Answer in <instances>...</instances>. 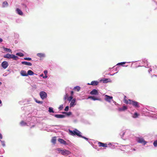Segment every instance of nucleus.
Masks as SVG:
<instances>
[{
	"label": "nucleus",
	"mask_w": 157,
	"mask_h": 157,
	"mask_svg": "<svg viewBox=\"0 0 157 157\" xmlns=\"http://www.w3.org/2000/svg\"><path fill=\"white\" fill-rule=\"evenodd\" d=\"M88 98H90L92 99L93 100L95 101V100H99V101H101V99L100 98H98L97 97H95L94 96H89L88 97Z\"/></svg>",
	"instance_id": "obj_10"
},
{
	"label": "nucleus",
	"mask_w": 157,
	"mask_h": 157,
	"mask_svg": "<svg viewBox=\"0 0 157 157\" xmlns=\"http://www.w3.org/2000/svg\"><path fill=\"white\" fill-rule=\"evenodd\" d=\"M0 141H1V143H2V146L3 147L5 146V142L4 141H1V140Z\"/></svg>",
	"instance_id": "obj_38"
},
{
	"label": "nucleus",
	"mask_w": 157,
	"mask_h": 157,
	"mask_svg": "<svg viewBox=\"0 0 157 157\" xmlns=\"http://www.w3.org/2000/svg\"><path fill=\"white\" fill-rule=\"evenodd\" d=\"M43 75H43V74H41L40 75V77H43L44 76H43Z\"/></svg>",
	"instance_id": "obj_49"
},
{
	"label": "nucleus",
	"mask_w": 157,
	"mask_h": 157,
	"mask_svg": "<svg viewBox=\"0 0 157 157\" xmlns=\"http://www.w3.org/2000/svg\"><path fill=\"white\" fill-rule=\"evenodd\" d=\"M8 66V64L6 61H3L2 63V66L4 69L6 68Z\"/></svg>",
	"instance_id": "obj_7"
},
{
	"label": "nucleus",
	"mask_w": 157,
	"mask_h": 157,
	"mask_svg": "<svg viewBox=\"0 0 157 157\" xmlns=\"http://www.w3.org/2000/svg\"><path fill=\"white\" fill-rule=\"evenodd\" d=\"M61 153L64 155H67L71 153V152L69 151L66 150H60Z\"/></svg>",
	"instance_id": "obj_3"
},
{
	"label": "nucleus",
	"mask_w": 157,
	"mask_h": 157,
	"mask_svg": "<svg viewBox=\"0 0 157 157\" xmlns=\"http://www.w3.org/2000/svg\"><path fill=\"white\" fill-rule=\"evenodd\" d=\"M108 79L107 78H104V79H103V81L104 83H106Z\"/></svg>",
	"instance_id": "obj_40"
},
{
	"label": "nucleus",
	"mask_w": 157,
	"mask_h": 157,
	"mask_svg": "<svg viewBox=\"0 0 157 157\" xmlns=\"http://www.w3.org/2000/svg\"><path fill=\"white\" fill-rule=\"evenodd\" d=\"M69 109V107L68 106H67L65 109H64V110L65 111H67Z\"/></svg>",
	"instance_id": "obj_42"
},
{
	"label": "nucleus",
	"mask_w": 157,
	"mask_h": 157,
	"mask_svg": "<svg viewBox=\"0 0 157 157\" xmlns=\"http://www.w3.org/2000/svg\"><path fill=\"white\" fill-rule=\"evenodd\" d=\"M3 41L2 39L0 38V42H2Z\"/></svg>",
	"instance_id": "obj_48"
},
{
	"label": "nucleus",
	"mask_w": 157,
	"mask_h": 157,
	"mask_svg": "<svg viewBox=\"0 0 157 157\" xmlns=\"http://www.w3.org/2000/svg\"><path fill=\"white\" fill-rule=\"evenodd\" d=\"M73 93H74L73 91H71V96H72V95H73Z\"/></svg>",
	"instance_id": "obj_47"
},
{
	"label": "nucleus",
	"mask_w": 157,
	"mask_h": 157,
	"mask_svg": "<svg viewBox=\"0 0 157 157\" xmlns=\"http://www.w3.org/2000/svg\"><path fill=\"white\" fill-rule=\"evenodd\" d=\"M4 58H7L8 59H13L14 60H17L18 58L17 56H15L13 55H11L9 54L5 55L3 56Z\"/></svg>",
	"instance_id": "obj_1"
},
{
	"label": "nucleus",
	"mask_w": 157,
	"mask_h": 157,
	"mask_svg": "<svg viewBox=\"0 0 157 157\" xmlns=\"http://www.w3.org/2000/svg\"><path fill=\"white\" fill-rule=\"evenodd\" d=\"M137 142L139 143L143 144L144 145H145L147 143V142L145 141L144 139L142 138H139Z\"/></svg>",
	"instance_id": "obj_6"
},
{
	"label": "nucleus",
	"mask_w": 157,
	"mask_h": 157,
	"mask_svg": "<svg viewBox=\"0 0 157 157\" xmlns=\"http://www.w3.org/2000/svg\"><path fill=\"white\" fill-rule=\"evenodd\" d=\"M58 141L61 144H63L64 145H66L67 144L66 142L62 139L59 138L58 139Z\"/></svg>",
	"instance_id": "obj_11"
},
{
	"label": "nucleus",
	"mask_w": 157,
	"mask_h": 157,
	"mask_svg": "<svg viewBox=\"0 0 157 157\" xmlns=\"http://www.w3.org/2000/svg\"><path fill=\"white\" fill-rule=\"evenodd\" d=\"M98 145L99 147H107V144L102 143L100 142H98Z\"/></svg>",
	"instance_id": "obj_8"
},
{
	"label": "nucleus",
	"mask_w": 157,
	"mask_h": 157,
	"mask_svg": "<svg viewBox=\"0 0 157 157\" xmlns=\"http://www.w3.org/2000/svg\"><path fill=\"white\" fill-rule=\"evenodd\" d=\"M127 107L126 106H123L122 108H120L118 109V110L119 111H124L126 110Z\"/></svg>",
	"instance_id": "obj_15"
},
{
	"label": "nucleus",
	"mask_w": 157,
	"mask_h": 157,
	"mask_svg": "<svg viewBox=\"0 0 157 157\" xmlns=\"http://www.w3.org/2000/svg\"><path fill=\"white\" fill-rule=\"evenodd\" d=\"M56 137H53L51 140L52 142L54 144H55L56 143Z\"/></svg>",
	"instance_id": "obj_22"
},
{
	"label": "nucleus",
	"mask_w": 157,
	"mask_h": 157,
	"mask_svg": "<svg viewBox=\"0 0 157 157\" xmlns=\"http://www.w3.org/2000/svg\"><path fill=\"white\" fill-rule=\"evenodd\" d=\"M90 94L91 95H98V91L96 89L93 90L90 93Z\"/></svg>",
	"instance_id": "obj_9"
},
{
	"label": "nucleus",
	"mask_w": 157,
	"mask_h": 157,
	"mask_svg": "<svg viewBox=\"0 0 157 157\" xmlns=\"http://www.w3.org/2000/svg\"><path fill=\"white\" fill-rule=\"evenodd\" d=\"M73 97L72 96H71L69 97H68L67 98V100H68L69 101H70L72 100Z\"/></svg>",
	"instance_id": "obj_32"
},
{
	"label": "nucleus",
	"mask_w": 157,
	"mask_h": 157,
	"mask_svg": "<svg viewBox=\"0 0 157 157\" xmlns=\"http://www.w3.org/2000/svg\"><path fill=\"white\" fill-rule=\"evenodd\" d=\"M21 63L22 64L29 66H31L32 65V63L30 62H26V61H23L21 62Z\"/></svg>",
	"instance_id": "obj_12"
},
{
	"label": "nucleus",
	"mask_w": 157,
	"mask_h": 157,
	"mask_svg": "<svg viewBox=\"0 0 157 157\" xmlns=\"http://www.w3.org/2000/svg\"><path fill=\"white\" fill-rule=\"evenodd\" d=\"M73 89L77 91H79L80 90V87L79 86H76L74 87Z\"/></svg>",
	"instance_id": "obj_24"
},
{
	"label": "nucleus",
	"mask_w": 157,
	"mask_h": 157,
	"mask_svg": "<svg viewBox=\"0 0 157 157\" xmlns=\"http://www.w3.org/2000/svg\"><path fill=\"white\" fill-rule=\"evenodd\" d=\"M105 97H106L105 98V100L109 102H110L111 101V100L113 99V97L112 96H110L107 95H105Z\"/></svg>",
	"instance_id": "obj_5"
},
{
	"label": "nucleus",
	"mask_w": 157,
	"mask_h": 157,
	"mask_svg": "<svg viewBox=\"0 0 157 157\" xmlns=\"http://www.w3.org/2000/svg\"><path fill=\"white\" fill-rule=\"evenodd\" d=\"M63 105H60L59 108V109L60 110L63 109Z\"/></svg>",
	"instance_id": "obj_37"
},
{
	"label": "nucleus",
	"mask_w": 157,
	"mask_h": 157,
	"mask_svg": "<svg viewBox=\"0 0 157 157\" xmlns=\"http://www.w3.org/2000/svg\"><path fill=\"white\" fill-rule=\"evenodd\" d=\"M153 76H155V78H156V79H157V77H156V75H153L152 77H153Z\"/></svg>",
	"instance_id": "obj_51"
},
{
	"label": "nucleus",
	"mask_w": 157,
	"mask_h": 157,
	"mask_svg": "<svg viewBox=\"0 0 157 157\" xmlns=\"http://www.w3.org/2000/svg\"><path fill=\"white\" fill-rule=\"evenodd\" d=\"M48 111L50 113H54V111L53 109V108L51 107H49V108Z\"/></svg>",
	"instance_id": "obj_30"
},
{
	"label": "nucleus",
	"mask_w": 157,
	"mask_h": 157,
	"mask_svg": "<svg viewBox=\"0 0 157 157\" xmlns=\"http://www.w3.org/2000/svg\"><path fill=\"white\" fill-rule=\"evenodd\" d=\"M4 49L5 51H7V52H11V50L9 48H4Z\"/></svg>",
	"instance_id": "obj_28"
},
{
	"label": "nucleus",
	"mask_w": 157,
	"mask_h": 157,
	"mask_svg": "<svg viewBox=\"0 0 157 157\" xmlns=\"http://www.w3.org/2000/svg\"><path fill=\"white\" fill-rule=\"evenodd\" d=\"M153 145L155 147L157 146V140L154 141L153 143Z\"/></svg>",
	"instance_id": "obj_35"
},
{
	"label": "nucleus",
	"mask_w": 157,
	"mask_h": 157,
	"mask_svg": "<svg viewBox=\"0 0 157 157\" xmlns=\"http://www.w3.org/2000/svg\"><path fill=\"white\" fill-rule=\"evenodd\" d=\"M0 141H1V140H0Z\"/></svg>",
	"instance_id": "obj_55"
},
{
	"label": "nucleus",
	"mask_w": 157,
	"mask_h": 157,
	"mask_svg": "<svg viewBox=\"0 0 157 157\" xmlns=\"http://www.w3.org/2000/svg\"><path fill=\"white\" fill-rule=\"evenodd\" d=\"M98 82L97 81H92L90 84L88 83V85H91L93 86H96L98 85Z\"/></svg>",
	"instance_id": "obj_14"
},
{
	"label": "nucleus",
	"mask_w": 157,
	"mask_h": 157,
	"mask_svg": "<svg viewBox=\"0 0 157 157\" xmlns=\"http://www.w3.org/2000/svg\"><path fill=\"white\" fill-rule=\"evenodd\" d=\"M20 124L21 126H25L27 125V123L25 122L24 121H21L20 123Z\"/></svg>",
	"instance_id": "obj_26"
},
{
	"label": "nucleus",
	"mask_w": 157,
	"mask_h": 157,
	"mask_svg": "<svg viewBox=\"0 0 157 157\" xmlns=\"http://www.w3.org/2000/svg\"><path fill=\"white\" fill-rule=\"evenodd\" d=\"M69 131L71 135L73 136L76 135L75 133H76V131L75 130V129L73 131H72L70 129H69Z\"/></svg>",
	"instance_id": "obj_17"
},
{
	"label": "nucleus",
	"mask_w": 157,
	"mask_h": 157,
	"mask_svg": "<svg viewBox=\"0 0 157 157\" xmlns=\"http://www.w3.org/2000/svg\"><path fill=\"white\" fill-rule=\"evenodd\" d=\"M138 114L137 113H135L134 114V117H133L134 118H136L138 116Z\"/></svg>",
	"instance_id": "obj_41"
},
{
	"label": "nucleus",
	"mask_w": 157,
	"mask_h": 157,
	"mask_svg": "<svg viewBox=\"0 0 157 157\" xmlns=\"http://www.w3.org/2000/svg\"><path fill=\"white\" fill-rule=\"evenodd\" d=\"M61 150L60 149V148H57V150L58 151H60V150Z\"/></svg>",
	"instance_id": "obj_50"
},
{
	"label": "nucleus",
	"mask_w": 157,
	"mask_h": 157,
	"mask_svg": "<svg viewBox=\"0 0 157 157\" xmlns=\"http://www.w3.org/2000/svg\"><path fill=\"white\" fill-rule=\"evenodd\" d=\"M1 84H2V83L0 82V85H1Z\"/></svg>",
	"instance_id": "obj_54"
},
{
	"label": "nucleus",
	"mask_w": 157,
	"mask_h": 157,
	"mask_svg": "<svg viewBox=\"0 0 157 157\" xmlns=\"http://www.w3.org/2000/svg\"><path fill=\"white\" fill-rule=\"evenodd\" d=\"M44 72L45 75H47L48 73V71L47 70H45L44 71Z\"/></svg>",
	"instance_id": "obj_43"
},
{
	"label": "nucleus",
	"mask_w": 157,
	"mask_h": 157,
	"mask_svg": "<svg viewBox=\"0 0 157 157\" xmlns=\"http://www.w3.org/2000/svg\"><path fill=\"white\" fill-rule=\"evenodd\" d=\"M16 11L17 12V13L19 14L20 15H22L23 14V12H22V11L20 10V9L18 8H17L16 9Z\"/></svg>",
	"instance_id": "obj_20"
},
{
	"label": "nucleus",
	"mask_w": 157,
	"mask_h": 157,
	"mask_svg": "<svg viewBox=\"0 0 157 157\" xmlns=\"http://www.w3.org/2000/svg\"><path fill=\"white\" fill-rule=\"evenodd\" d=\"M75 99H73L71 101L70 104V107H71L74 106L75 105Z\"/></svg>",
	"instance_id": "obj_18"
},
{
	"label": "nucleus",
	"mask_w": 157,
	"mask_h": 157,
	"mask_svg": "<svg viewBox=\"0 0 157 157\" xmlns=\"http://www.w3.org/2000/svg\"><path fill=\"white\" fill-rule=\"evenodd\" d=\"M2 103V101L1 100H0V104H1Z\"/></svg>",
	"instance_id": "obj_53"
},
{
	"label": "nucleus",
	"mask_w": 157,
	"mask_h": 157,
	"mask_svg": "<svg viewBox=\"0 0 157 157\" xmlns=\"http://www.w3.org/2000/svg\"><path fill=\"white\" fill-rule=\"evenodd\" d=\"M34 74V73L33 71L30 70H29L28 71V73H27V74H28V75H33Z\"/></svg>",
	"instance_id": "obj_23"
},
{
	"label": "nucleus",
	"mask_w": 157,
	"mask_h": 157,
	"mask_svg": "<svg viewBox=\"0 0 157 157\" xmlns=\"http://www.w3.org/2000/svg\"><path fill=\"white\" fill-rule=\"evenodd\" d=\"M80 137H82V138H83L85 139V140H88V138H86V137H85L84 136H81Z\"/></svg>",
	"instance_id": "obj_44"
},
{
	"label": "nucleus",
	"mask_w": 157,
	"mask_h": 157,
	"mask_svg": "<svg viewBox=\"0 0 157 157\" xmlns=\"http://www.w3.org/2000/svg\"><path fill=\"white\" fill-rule=\"evenodd\" d=\"M54 116L57 118H63L65 117V116L62 114H55Z\"/></svg>",
	"instance_id": "obj_13"
},
{
	"label": "nucleus",
	"mask_w": 157,
	"mask_h": 157,
	"mask_svg": "<svg viewBox=\"0 0 157 157\" xmlns=\"http://www.w3.org/2000/svg\"><path fill=\"white\" fill-rule=\"evenodd\" d=\"M16 55L20 57H22L24 56L23 54L21 52L17 53H16Z\"/></svg>",
	"instance_id": "obj_27"
},
{
	"label": "nucleus",
	"mask_w": 157,
	"mask_h": 157,
	"mask_svg": "<svg viewBox=\"0 0 157 157\" xmlns=\"http://www.w3.org/2000/svg\"><path fill=\"white\" fill-rule=\"evenodd\" d=\"M68 97V95L67 94H66L64 96L63 98L64 101L65 102L67 99V98Z\"/></svg>",
	"instance_id": "obj_29"
},
{
	"label": "nucleus",
	"mask_w": 157,
	"mask_h": 157,
	"mask_svg": "<svg viewBox=\"0 0 157 157\" xmlns=\"http://www.w3.org/2000/svg\"><path fill=\"white\" fill-rule=\"evenodd\" d=\"M126 63L125 62H123L120 63H119L117 64V65H121L124 64Z\"/></svg>",
	"instance_id": "obj_36"
},
{
	"label": "nucleus",
	"mask_w": 157,
	"mask_h": 157,
	"mask_svg": "<svg viewBox=\"0 0 157 157\" xmlns=\"http://www.w3.org/2000/svg\"><path fill=\"white\" fill-rule=\"evenodd\" d=\"M2 135L1 133H0V139H2Z\"/></svg>",
	"instance_id": "obj_46"
},
{
	"label": "nucleus",
	"mask_w": 157,
	"mask_h": 157,
	"mask_svg": "<svg viewBox=\"0 0 157 157\" xmlns=\"http://www.w3.org/2000/svg\"><path fill=\"white\" fill-rule=\"evenodd\" d=\"M24 59L25 60H31L32 59L31 58H24Z\"/></svg>",
	"instance_id": "obj_39"
},
{
	"label": "nucleus",
	"mask_w": 157,
	"mask_h": 157,
	"mask_svg": "<svg viewBox=\"0 0 157 157\" xmlns=\"http://www.w3.org/2000/svg\"><path fill=\"white\" fill-rule=\"evenodd\" d=\"M48 76L47 75H45L43 77V78H47Z\"/></svg>",
	"instance_id": "obj_45"
},
{
	"label": "nucleus",
	"mask_w": 157,
	"mask_h": 157,
	"mask_svg": "<svg viewBox=\"0 0 157 157\" xmlns=\"http://www.w3.org/2000/svg\"><path fill=\"white\" fill-rule=\"evenodd\" d=\"M129 101H130V104L132 105L135 108H139L140 105L139 103L135 101H132L130 99H129Z\"/></svg>",
	"instance_id": "obj_2"
},
{
	"label": "nucleus",
	"mask_w": 157,
	"mask_h": 157,
	"mask_svg": "<svg viewBox=\"0 0 157 157\" xmlns=\"http://www.w3.org/2000/svg\"><path fill=\"white\" fill-rule=\"evenodd\" d=\"M21 74L22 76H27L28 75V74L26 72V71H25L22 70L21 71Z\"/></svg>",
	"instance_id": "obj_16"
},
{
	"label": "nucleus",
	"mask_w": 157,
	"mask_h": 157,
	"mask_svg": "<svg viewBox=\"0 0 157 157\" xmlns=\"http://www.w3.org/2000/svg\"><path fill=\"white\" fill-rule=\"evenodd\" d=\"M63 113L65 114L67 116H70L71 114V113L70 112H69L68 113L66 112H63Z\"/></svg>",
	"instance_id": "obj_31"
},
{
	"label": "nucleus",
	"mask_w": 157,
	"mask_h": 157,
	"mask_svg": "<svg viewBox=\"0 0 157 157\" xmlns=\"http://www.w3.org/2000/svg\"><path fill=\"white\" fill-rule=\"evenodd\" d=\"M37 56L40 57H44L45 56V55L44 53H38L37 54Z\"/></svg>",
	"instance_id": "obj_19"
},
{
	"label": "nucleus",
	"mask_w": 157,
	"mask_h": 157,
	"mask_svg": "<svg viewBox=\"0 0 157 157\" xmlns=\"http://www.w3.org/2000/svg\"><path fill=\"white\" fill-rule=\"evenodd\" d=\"M35 101L37 103H39V104H42L43 103V101H38L36 99H35Z\"/></svg>",
	"instance_id": "obj_34"
},
{
	"label": "nucleus",
	"mask_w": 157,
	"mask_h": 157,
	"mask_svg": "<svg viewBox=\"0 0 157 157\" xmlns=\"http://www.w3.org/2000/svg\"><path fill=\"white\" fill-rule=\"evenodd\" d=\"M40 95L41 98L42 99H44L46 98L47 96V93L43 91H41L40 92Z\"/></svg>",
	"instance_id": "obj_4"
},
{
	"label": "nucleus",
	"mask_w": 157,
	"mask_h": 157,
	"mask_svg": "<svg viewBox=\"0 0 157 157\" xmlns=\"http://www.w3.org/2000/svg\"><path fill=\"white\" fill-rule=\"evenodd\" d=\"M23 6H24L25 7H26V5H25V4H23Z\"/></svg>",
	"instance_id": "obj_52"
},
{
	"label": "nucleus",
	"mask_w": 157,
	"mask_h": 157,
	"mask_svg": "<svg viewBox=\"0 0 157 157\" xmlns=\"http://www.w3.org/2000/svg\"><path fill=\"white\" fill-rule=\"evenodd\" d=\"M2 6L3 7H5L7 6H8V3L6 1L4 2L2 4Z\"/></svg>",
	"instance_id": "obj_25"
},
{
	"label": "nucleus",
	"mask_w": 157,
	"mask_h": 157,
	"mask_svg": "<svg viewBox=\"0 0 157 157\" xmlns=\"http://www.w3.org/2000/svg\"><path fill=\"white\" fill-rule=\"evenodd\" d=\"M75 130L76 131V133H75L76 135L80 137L82 136V135L81 134V132L80 131L77 130V129H75Z\"/></svg>",
	"instance_id": "obj_21"
},
{
	"label": "nucleus",
	"mask_w": 157,
	"mask_h": 157,
	"mask_svg": "<svg viewBox=\"0 0 157 157\" xmlns=\"http://www.w3.org/2000/svg\"><path fill=\"white\" fill-rule=\"evenodd\" d=\"M124 102L125 103H126V104H130V101H129V99H128V100H127L126 99H124Z\"/></svg>",
	"instance_id": "obj_33"
}]
</instances>
